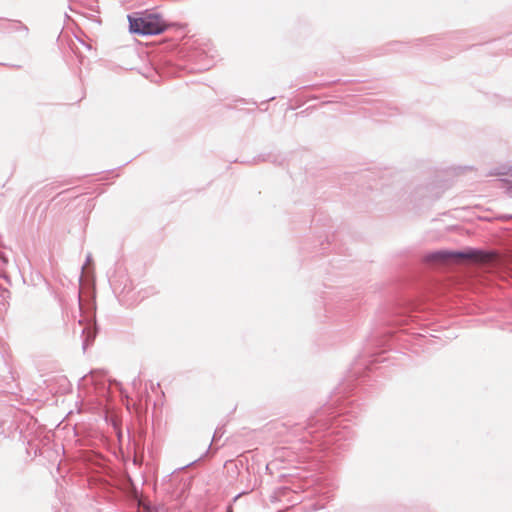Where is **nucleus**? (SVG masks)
Listing matches in <instances>:
<instances>
[{
	"instance_id": "3",
	"label": "nucleus",
	"mask_w": 512,
	"mask_h": 512,
	"mask_svg": "<svg viewBox=\"0 0 512 512\" xmlns=\"http://www.w3.org/2000/svg\"><path fill=\"white\" fill-rule=\"evenodd\" d=\"M493 174H494V175H502V174H505V172L497 171V172H494Z\"/></svg>"
},
{
	"instance_id": "2",
	"label": "nucleus",
	"mask_w": 512,
	"mask_h": 512,
	"mask_svg": "<svg viewBox=\"0 0 512 512\" xmlns=\"http://www.w3.org/2000/svg\"><path fill=\"white\" fill-rule=\"evenodd\" d=\"M435 258L440 259V260L452 259L454 261L471 258V259H474L477 261H487L489 257L483 255L481 252H478V251H470L467 253L441 251V252H438L435 254Z\"/></svg>"
},
{
	"instance_id": "1",
	"label": "nucleus",
	"mask_w": 512,
	"mask_h": 512,
	"mask_svg": "<svg viewBox=\"0 0 512 512\" xmlns=\"http://www.w3.org/2000/svg\"><path fill=\"white\" fill-rule=\"evenodd\" d=\"M130 30L143 35L159 34L164 31L165 23L157 15H147L140 18H129Z\"/></svg>"
}]
</instances>
